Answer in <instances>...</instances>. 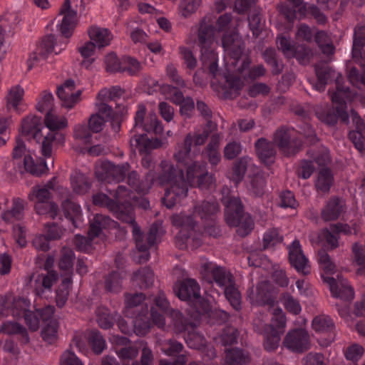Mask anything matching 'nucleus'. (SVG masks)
Returning <instances> with one entry per match:
<instances>
[{
  "label": "nucleus",
  "instance_id": "nucleus-49",
  "mask_svg": "<svg viewBox=\"0 0 365 365\" xmlns=\"http://www.w3.org/2000/svg\"><path fill=\"white\" fill-rule=\"evenodd\" d=\"M54 140L63 143L64 140L63 135L60 133H49L43 137L41 144V153L44 157H51L52 154V143Z\"/></svg>",
  "mask_w": 365,
  "mask_h": 365
},
{
  "label": "nucleus",
  "instance_id": "nucleus-37",
  "mask_svg": "<svg viewBox=\"0 0 365 365\" xmlns=\"http://www.w3.org/2000/svg\"><path fill=\"white\" fill-rule=\"evenodd\" d=\"M88 341L93 352L97 355L102 354L107 347L106 339L101 333L96 329L90 331Z\"/></svg>",
  "mask_w": 365,
  "mask_h": 365
},
{
  "label": "nucleus",
  "instance_id": "nucleus-4",
  "mask_svg": "<svg viewBox=\"0 0 365 365\" xmlns=\"http://www.w3.org/2000/svg\"><path fill=\"white\" fill-rule=\"evenodd\" d=\"M349 97V88L346 87V89H344L338 85L337 91L331 96L332 103L336 104L333 111L329 110L326 113H317L318 118L329 125H334L338 118H340L343 123H347L349 118L346 111L347 106L345 98Z\"/></svg>",
  "mask_w": 365,
  "mask_h": 365
},
{
  "label": "nucleus",
  "instance_id": "nucleus-52",
  "mask_svg": "<svg viewBox=\"0 0 365 365\" xmlns=\"http://www.w3.org/2000/svg\"><path fill=\"white\" fill-rule=\"evenodd\" d=\"M36 108L41 113L45 112L46 114L54 111L53 95L47 91H43L36 103Z\"/></svg>",
  "mask_w": 365,
  "mask_h": 365
},
{
  "label": "nucleus",
  "instance_id": "nucleus-34",
  "mask_svg": "<svg viewBox=\"0 0 365 365\" xmlns=\"http://www.w3.org/2000/svg\"><path fill=\"white\" fill-rule=\"evenodd\" d=\"M112 222L111 219L103 215L97 214L90 222L88 235L91 238H95L101 234L103 229L107 228Z\"/></svg>",
  "mask_w": 365,
  "mask_h": 365
},
{
  "label": "nucleus",
  "instance_id": "nucleus-55",
  "mask_svg": "<svg viewBox=\"0 0 365 365\" xmlns=\"http://www.w3.org/2000/svg\"><path fill=\"white\" fill-rule=\"evenodd\" d=\"M105 288L108 292L118 293L122 289V277L117 272L109 274L105 280Z\"/></svg>",
  "mask_w": 365,
  "mask_h": 365
},
{
  "label": "nucleus",
  "instance_id": "nucleus-17",
  "mask_svg": "<svg viewBox=\"0 0 365 365\" xmlns=\"http://www.w3.org/2000/svg\"><path fill=\"white\" fill-rule=\"evenodd\" d=\"M56 44L55 36L48 34L45 36L36 48V51L31 56L29 64V68L31 69L34 62L39 63L46 61L49 54L54 51V47Z\"/></svg>",
  "mask_w": 365,
  "mask_h": 365
},
{
  "label": "nucleus",
  "instance_id": "nucleus-61",
  "mask_svg": "<svg viewBox=\"0 0 365 365\" xmlns=\"http://www.w3.org/2000/svg\"><path fill=\"white\" fill-rule=\"evenodd\" d=\"M122 72H128L130 76L138 75L143 68L141 63L135 58L130 56L123 58Z\"/></svg>",
  "mask_w": 365,
  "mask_h": 365
},
{
  "label": "nucleus",
  "instance_id": "nucleus-15",
  "mask_svg": "<svg viewBox=\"0 0 365 365\" xmlns=\"http://www.w3.org/2000/svg\"><path fill=\"white\" fill-rule=\"evenodd\" d=\"M158 230V225L153 223L150 226L149 232L145 239V236L141 232L140 227L139 226L135 225L132 232L135 242L136 247L139 252L147 251L150 247L156 243Z\"/></svg>",
  "mask_w": 365,
  "mask_h": 365
},
{
  "label": "nucleus",
  "instance_id": "nucleus-40",
  "mask_svg": "<svg viewBox=\"0 0 365 365\" xmlns=\"http://www.w3.org/2000/svg\"><path fill=\"white\" fill-rule=\"evenodd\" d=\"M58 323L57 320H51L44 324L41 329V337L48 344H53L58 339Z\"/></svg>",
  "mask_w": 365,
  "mask_h": 365
},
{
  "label": "nucleus",
  "instance_id": "nucleus-29",
  "mask_svg": "<svg viewBox=\"0 0 365 365\" xmlns=\"http://www.w3.org/2000/svg\"><path fill=\"white\" fill-rule=\"evenodd\" d=\"M154 273L148 267H141L133 272L132 281L140 289H147L153 286L154 282Z\"/></svg>",
  "mask_w": 365,
  "mask_h": 365
},
{
  "label": "nucleus",
  "instance_id": "nucleus-56",
  "mask_svg": "<svg viewBox=\"0 0 365 365\" xmlns=\"http://www.w3.org/2000/svg\"><path fill=\"white\" fill-rule=\"evenodd\" d=\"M162 351L170 356H175L182 352L183 345L175 339H168L160 343Z\"/></svg>",
  "mask_w": 365,
  "mask_h": 365
},
{
  "label": "nucleus",
  "instance_id": "nucleus-9",
  "mask_svg": "<svg viewBox=\"0 0 365 365\" xmlns=\"http://www.w3.org/2000/svg\"><path fill=\"white\" fill-rule=\"evenodd\" d=\"M284 346L294 352L302 353L310 349L309 334L304 329H295L287 332L284 341Z\"/></svg>",
  "mask_w": 365,
  "mask_h": 365
},
{
  "label": "nucleus",
  "instance_id": "nucleus-47",
  "mask_svg": "<svg viewBox=\"0 0 365 365\" xmlns=\"http://www.w3.org/2000/svg\"><path fill=\"white\" fill-rule=\"evenodd\" d=\"M333 183V176L329 169L322 168L318 175V178L315 183L317 190L322 192H328Z\"/></svg>",
  "mask_w": 365,
  "mask_h": 365
},
{
  "label": "nucleus",
  "instance_id": "nucleus-46",
  "mask_svg": "<svg viewBox=\"0 0 365 365\" xmlns=\"http://www.w3.org/2000/svg\"><path fill=\"white\" fill-rule=\"evenodd\" d=\"M44 123L51 131L63 129L68 124L66 118L63 116H58L55 111L46 114Z\"/></svg>",
  "mask_w": 365,
  "mask_h": 365
},
{
  "label": "nucleus",
  "instance_id": "nucleus-57",
  "mask_svg": "<svg viewBox=\"0 0 365 365\" xmlns=\"http://www.w3.org/2000/svg\"><path fill=\"white\" fill-rule=\"evenodd\" d=\"M202 0H181L179 11L184 18H188L195 14L200 6Z\"/></svg>",
  "mask_w": 365,
  "mask_h": 365
},
{
  "label": "nucleus",
  "instance_id": "nucleus-25",
  "mask_svg": "<svg viewBox=\"0 0 365 365\" xmlns=\"http://www.w3.org/2000/svg\"><path fill=\"white\" fill-rule=\"evenodd\" d=\"M43 128L41 118L36 116H28L21 123V133L25 135H31L34 139L39 142L43 136Z\"/></svg>",
  "mask_w": 365,
  "mask_h": 365
},
{
  "label": "nucleus",
  "instance_id": "nucleus-12",
  "mask_svg": "<svg viewBox=\"0 0 365 365\" xmlns=\"http://www.w3.org/2000/svg\"><path fill=\"white\" fill-rule=\"evenodd\" d=\"M222 202L225 206V219L227 225H235V218L244 213L243 205L239 197L230 193L228 189L223 190Z\"/></svg>",
  "mask_w": 365,
  "mask_h": 365
},
{
  "label": "nucleus",
  "instance_id": "nucleus-36",
  "mask_svg": "<svg viewBox=\"0 0 365 365\" xmlns=\"http://www.w3.org/2000/svg\"><path fill=\"white\" fill-rule=\"evenodd\" d=\"M236 224L228 225L231 227H237L236 232L240 237H245L248 235L254 228V221L248 213H242L240 216L235 218Z\"/></svg>",
  "mask_w": 365,
  "mask_h": 365
},
{
  "label": "nucleus",
  "instance_id": "nucleus-14",
  "mask_svg": "<svg viewBox=\"0 0 365 365\" xmlns=\"http://www.w3.org/2000/svg\"><path fill=\"white\" fill-rule=\"evenodd\" d=\"M76 88L73 80L68 79L57 88V96L61 101V106L66 108H72L80 101L81 91H74Z\"/></svg>",
  "mask_w": 365,
  "mask_h": 365
},
{
  "label": "nucleus",
  "instance_id": "nucleus-44",
  "mask_svg": "<svg viewBox=\"0 0 365 365\" xmlns=\"http://www.w3.org/2000/svg\"><path fill=\"white\" fill-rule=\"evenodd\" d=\"M315 72L319 81H323L328 83L331 78H336V86L339 85L344 89L346 88L340 85L339 79L340 76L338 73H336L335 71L329 66L325 64L316 65Z\"/></svg>",
  "mask_w": 365,
  "mask_h": 365
},
{
  "label": "nucleus",
  "instance_id": "nucleus-26",
  "mask_svg": "<svg viewBox=\"0 0 365 365\" xmlns=\"http://www.w3.org/2000/svg\"><path fill=\"white\" fill-rule=\"evenodd\" d=\"M262 334L264 335V349L267 351H274L279 344L281 332L272 325L262 326Z\"/></svg>",
  "mask_w": 365,
  "mask_h": 365
},
{
  "label": "nucleus",
  "instance_id": "nucleus-7",
  "mask_svg": "<svg viewBox=\"0 0 365 365\" xmlns=\"http://www.w3.org/2000/svg\"><path fill=\"white\" fill-rule=\"evenodd\" d=\"M272 143L278 147L283 155L287 157L296 155L302 146L300 140L292 138L291 130L284 128H281L274 132Z\"/></svg>",
  "mask_w": 365,
  "mask_h": 365
},
{
  "label": "nucleus",
  "instance_id": "nucleus-60",
  "mask_svg": "<svg viewBox=\"0 0 365 365\" xmlns=\"http://www.w3.org/2000/svg\"><path fill=\"white\" fill-rule=\"evenodd\" d=\"M130 170V165L128 163H124L120 165L113 163L110 182H120L123 181L127 173Z\"/></svg>",
  "mask_w": 365,
  "mask_h": 365
},
{
  "label": "nucleus",
  "instance_id": "nucleus-31",
  "mask_svg": "<svg viewBox=\"0 0 365 365\" xmlns=\"http://www.w3.org/2000/svg\"><path fill=\"white\" fill-rule=\"evenodd\" d=\"M88 35L91 41L94 42L99 48L109 45L113 38L108 29L97 26L91 27Z\"/></svg>",
  "mask_w": 365,
  "mask_h": 365
},
{
  "label": "nucleus",
  "instance_id": "nucleus-21",
  "mask_svg": "<svg viewBox=\"0 0 365 365\" xmlns=\"http://www.w3.org/2000/svg\"><path fill=\"white\" fill-rule=\"evenodd\" d=\"M171 220L174 226L181 227L180 231L175 237V242H179L180 238L182 237H185L186 239L191 237L192 232L196 225L192 216L180 214L173 215Z\"/></svg>",
  "mask_w": 365,
  "mask_h": 365
},
{
  "label": "nucleus",
  "instance_id": "nucleus-22",
  "mask_svg": "<svg viewBox=\"0 0 365 365\" xmlns=\"http://www.w3.org/2000/svg\"><path fill=\"white\" fill-rule=\"evenodd\" d=\"M58 274L56 271H48L46 274H38L35 279L34 291L36 294L42 297L46 291L51 292L53 285L58 281Z\"/></svg>",
  "mask_w": 365,
  "mask_h": 365
},
{
  "label": "nucleus",
  "instance_id": "nucleus-32",
  "mask_svg": "<svg viewBox=\"0 0 365 365\" xmlns=\"http://www.w3.org/2000/svg\"><path fill=\"white\" fill-rule=\"evenodd\" d=\"M248 352L240 349H231L226 351L225 365H247L250 362Z\"/></svg>",
  "mask_w": 365,
  "mask_h": 365
},
{
  "label": "nucleus",
  "instance_id": "nucleus-2",
  "mask_svg": "<svg viewBox=\"0 0 365 365\" xmlns=\"http://www.w3.org/2000/svg\"><path fill=\"white\" fill-rule=\"evenodd\" d=\"M215 34L214 26L206 22L203 18L198 29L197 38L198 44L201 50V61L202 67L209 70L210 75L215 78L218 71L217 56L211 45L213 43Z\"/></svg>",
  "mask_w": 365,
  "mask_h": 365
},
{
  "label": "nucleus",
  "instance_id": "nucleus-16",
  "mask_svg": "<svg viewBox=\"0 0 365 365\" xmlns=\"http://www.w3.org/2000/svg\"><path fill=\"white\" fill-rule=\"evenodd\" d=\"M60 14L63 17L59 30L63 36L68 38L71 36L77 21V12L71 9L70 0H65L60 9Z\"/></svg>",
  "mask_w": 365,
  "mask_h": 365
},
{
  "label": "nucleus",
  "instance_id": "nucleus-6",
  "mask_svg": "<svg viewBox=\"0 0 365 365\" xmlns=\"http://www.w3.org/2000/svg\"><path fill=\"white\" fill-rule=\"evenodd\" d=\"M201 274L209 283L214 281L219 287L225 289L235 282L232 274L225 267L205 262L201 265Z\"/></svg>",
  "mask_w": 365,
  "mask_h": 365
},
{
  "label": "nucleus",
  "instance_id": "nucleus-62",
  "mask_svg": "<svg viewBox=\"0 0 365 365\" xmlns=\"http://www.w3.org/2000/svg\"><path fill=\"white\" fill-rule=\"evenodd\" d=\"M138 129L140 128H135L134 126L130 130V133L133 135L130 139V146L133 151L138 149L140 153H145V151L142 150V148H143V144L146 140L145 138V134L143 133H139Z\"/></svg>",
  "mask_w": 365,
  "mask_h": 365
},
{
  "label": "nucleus",
  "instance_id": "nucleus-38",
  "mask_svg": "<svg viewBox=\"0 0 365 365\" xmlns=\"http://www.w3.org/2000/svg\"><path fill=\"white\" fill-rule=\"evenodd\" d=\"M24 94V89L16 86L11 88L6 96V108L8 110L13 108L16 111H19V106L23 101V97Z\"/></svg>",
  "mask_w": 365,
  "mask_h": 365
},
{
  "label": "nucleus",
  "instance_id": "nucleus-41",
  "mask_svg": "<svg viewBox=\"0 0 365 365\" xmlns=\"http://www.w3.org/2000/svg\"><path fill=\"white\" fill-rule=\"evenodd\" d=\"M34 209L38 215H46L52 220H54L58 213V207L53 201L36 202Z\"/></svg>",
  "mask_w": 365,
  "mask_h": 365
},
{
  "label": "nucleus",
  "instance_id": "nucleus-50",
  "mask_svg": "<svg viewBox=\"0 0 365 365\" xmlns=\"http://www.w3.org/2000/svg\"><path fill=\"white\" fill-rule=\"evenodd\" d=\"M187 166V180L192 185L206 170V167L197 161H191Z\"/></svg>",
  "mask_w": 365,
  "mask_h": 365
},
{
  "label": "nucleus",
  "instance_id": "nucleus-54",
  "mask_svg": "<svg viewBox=\"0 0 365 365\" xmlns=\"http://www.w3.org/2000/svg\"><path fill=\"white\" fill-rule=\"evenodd\" d=\"M225 297L235 310L241 309V294L235 287V282L224 289Z\"/></svg>",
  "mask_w": 365,
  "mask_h": 365
},
{
  "label": "nucleus",
  "instance_id": "nucleus-3",
  "mask_svg": "<svg viewBox=\"0 0 365 365\" xmlns=\"http://www.w3.org/2000/svg\"><path fill=\"white\" fill-rule=\"evenodd\" d=\"M174 291L180 300L187 302L199 314H207L210 311V303L201 296L200 287L195 279H183L179 284L175 285Z\"/></svg>",
  "mask_w": 365,
  "mask_h": 365
},
{
  "label": "nucleus",
  "instance_id": "nucleus-8",
  "mask_svg": "<svg viewBox=\"0 0 365 365\" xmlns=\"http://www.w3.org/2000/svg\"><path fill=\"white\" fill-rule=\"evenodd\" d=\"M247 297L252 304L273 307L275 297L272 293V285L268 281H262L247 290Z\"/></svg>",
  "mask_w": 365,
  "mask_h": 365
},
{
  "label": "nucleus",
  "instance_id": "nucleus-20",
  "mask_svg": "<svg viewBox=\"0 0 365 365\" xmlns=\"http://www.w3.org/2000/svg\"><path fill=\"white\" fill-rule=\"evenodd\" d=\"M255 150L262 163L269 164L274 162L277 151L272 142L265 138H260L255 143Z\"/></svg>",
  "mask_w": 365,
  "mask_h": 365
},
{
  "label": "nucleus",
  "instance_id": "nucleus-5",
  "mask_svg": "<svg viewBox=\"0 0 365 365\" xmlns=\"http://www.w3.org/2000/svg\"><path fill=\"white\" fill-rule=\"evenodd\" d=\"M207 140V132L204 133H198L197 132L187 133L185 136L183 141L177 144L173 155L174 158L178 163L188 165L195 156L194 152H192V145H194V148L202 145Z\"/></svg>",
  "mask_w": 365,
  "mask_h": 365
},
{
  "label": "nucleus",
  "instance_id": "nucleus-51",
  "mask_svg": "<svg viewBox=\"0 0 365 365\" xmlns=\"http://www.w3.org/2000/svg\"><path fill=\"white\" fill-rule=\"evenodd\" d=\"M113 163L102 161L96 164L95 175L99 181L110 182Z\"/></svg>",
  "mask_w": 365,
  "mask_h": 365
},
{
  "label": "nucleus",
  "instance_id": "nucleus-28",
  "mask_svg": "<svg viewBox=\"0 0 365 365\" xmlns=\"http://www.w3.org/2000/svg\"><path fill=\"white\" fill-rule=\"evenodd\" d=\"M115 217L124 223L130 225L133 230L138 226L135 222L133 207L130 204H120L116 202V207L111 211Z\"/></svg>",
  "mask_w": 365,
  "mask_h": 365
},
{
  "label": "nucleus",
  "instance_id": "nucleus-48",
  "mask_svg": "<svg viewBox=\"0 0 365 365\" xmlns=\"http://www.w3.org/2000/svg\"><path fill=\"white\" fill-rule=\"evenodd\" d=\"M266 178L262 173H257L251 178L248 186L249 191L255 197H261L264 193Z\"/></svg>",
  "mask_w": 365,
  "mask_h": 365
},
{
  "label": "nucleus",
  "instance_id": "nucleus-13",
  "mask_svg": "<svg viewBox=\"0 0 365 365\" xmlns=\"http://www.w3.org/2000/svg\"><path fill=\"white\" fill-rule=\"evenodd\" d=\"M322 277L324 282L329 284L333 297L345 301L353 299L354 297V290L346 279H344L341 276L338 274L336 278H334L322 274Z\"/></svg>",
  "mask_w": 365,
  "mask_h": 365
},
{
  "label": "nucleus",
  "instance_id": "nucleus-10",
  "mask_svg": "<svg viewBox=\"0 0 365 365\" xmlns=\"http://www.w3.org/2000/svg\"><path fill=\"white\" fill-rule=\"evenodd\" d=\"M30 301L22 297H6L0 302V317H6L11 314L14 317L24 316L30 310Z\"/></svg>",
  "mask_w": 365,
  "mask_h": 365
},
{
  "label": "nucleus",
  "instance_id": "nucleus-39",
  "mask_svg": "<svg viewBox=\"0 0 365 365\" xmlns=\"http://www.w3.org/2000/svg\"><path fill=\"white\" fill-rule=\"evenodd\" d=\"M48 188H53L52 182H48L46 186L40 187L34 186L32 187L31 191L28 195V199L30 201L36 202H48L51 201V193Z\"/></svg>",
  "mask_w": 365,
  "mask_h": 365
},
{
  "label": "nucleus",
  "instance_id": "nucleus-11",
  "mask_svg": "<svg viewBox=\"0 0 365 365\" xmlns=\"http://www.w3.org/2000/svg\"><path fill=\"white\" fill-rule=\"evenodd\" d=\"M146 113L145 106L140 104L135 116V127L140 128L142 132L154 133L155 135H161L163 127L155 114H150L145 121L144 118Z\"/></svg>",
  "mask_w": 365,
  "mask_h": 365
},
{
  "label": "nucleus",
  "instance_id": "nucleus-45",
  "mask_svg": "<svg viewBox=\"0 0 365 365\" xmlns=\"http://www.w3.org/2000/svg\"><path fill=\"white\" fill-rule=\"evenodd\" d=\"M71 185L75 192L85 194L90 190L91 183L87 176L81 173H76L71 176Z\"/></svg>",
  "mask_w": 365,
  "mask_h": 365
},
{
  "label": "nucleus",
  "instance_id": "nucleus-24",
  "mask_svg": "<svg viewBox=\"0 0 365 365\" xmlns=\"http://www.w3.org/2000/svg\"><path fill=\"white\" fill-rule=\"evenodd\" d=\"M344 212L343 201L339 197L331 198L321 211L322 219L325 222L337 220Z\"/></svg>",
  "mask_w": 365,
  "mask_h": 365
},
{
  "label": "nucleus",
  "instance_id": "nucleus-59",
  "mask_svg": "<svg viewBox=\"0 0 365 365\" xmlns=\"http://www.w3.org/2000/svg\"><path fill=\"white\" fill-rule=\"evenodd\" d=\"M281 302L285 309L289 312L297 315L301 312L302 307L298 299H295L289 293H284L281 297Z\"/></svg>",
  "mask_w": 365,
  "mask_h": 365
},
{
  "label": "nucleus",
  "instance_id": "nucleus-33",
  "mask_svg": "<svg viewBox=\"0 0 365 365\" xmlns=\"http://www.w3.org/2000/svg\"><path fill=\"white\" fill-rule=\"evenodd\" d=\"M61 208L66 218L71 220L74 227H77L78 222L81 217L80 206L68 198L61 202Z\"/></svg>",
  "mask_w": 365,
  "mask_h": 365
},
{
  "label": "nucleus",
  "instance_id": "nucleus-42",
  "mask_svg": "<svg viewBox=\"0 0 365 365\" xmlns=\"http://www.w3.org/2000/svg\"><path fill=\"white\" fill-rule=\"evenodd\" d=\"M148 309L145 312L139 313L134 320V331L137 335L144 336L150 331L151 323L148 316Z\"/></svg>",
  "mask_w": 365,
  "mask_h": 365
},
{
  "label": "nucleus",
  "instance_id": "nucleus-43",
  "mask_svg": "<svg viewBox=\"0 0 365 365\" xmlns=\"http://www.w3.org/2000/svg\"><path fill=\"white\" fill-rule=\"evenodd\" d=\"M72 282L73 280L70 277L62 279L61 284L56 289V302L58 307L61 308L66 304L69 295V287Z\"/></svg>",
  "mask_w": 365,
  "mask_h": 365
},
{
  "label": "nucleus",
  "instance_id": "nucleus-53",
  "mask_svg": "<svg viewBox=\"0 0 365 365\" xmlns=\"http://www.w3.org/2000/svg\"><path fill=\"white\" fill-rule=\"evenodd\" d=\"M312 326L315 331L322 333L330 331L334 327L332 320L329 317L324 315L314 317Z\"/></svg>",
  "mask_w": 365,
  "mask_h": 365
},
{
  "label": "nucleus",
  "instance_id": "nucleus-35",
  "mask_svg": "<svg viewBox=\"0 0 365 365\" xmlns=\"http://www.w3.org/2000/svg\"><path fill=\"white\" fill-rule=\"evenodd\" d=\"M0 331L8 335L19 334L21 336L22 342H29V336L26 329L16 322H6L1 326Z\"/></svg>",
  "mask_w": 365,
  "mask_h": 365
},
{
  "label": "nucleus",
  "instance_id": "nucleus-64",
  "mask_svg": "<svg viewBox=\"0 0 365 365\" xmlns=\"http://www.w3.org/2000/svg\"><path fill=\"white\" fill-rule=\"evenodd\" d=\"M352 252L354 254L356 261L361 267L358 269L357 273L365 276V255L364 254L362 245L355 242L352 246Z\"/></svg>",
  "mask_w": 365,
  "mask_h": 365
},
{
  "label": "nucleus",
  "instance_id": "nucleus-63",
  "mask_svg": "<svg viewBox=\"0 0 365 365\" xmlns=\"http://www.w3.org/2000/svg\"><path fill=\"white\" fill-rule=\"evenodd\" d=\"M24 167L26 172L36 176H40L46 169V164L36 165L30 155H24Z\"/></svg>",
  "mask_w": 365,
  "mask_h": 365
},
{
  "label": "nucleus",
  "instance_id": "nucleus-30",
  "mask_svg": "<svg viewBox=\"0 0 365 365\" xmlns=\"http://www.w3.org/2000/svg\"><path fill=\"white\" fill-rule=\"evenodd\" d=\"M220 137L219 134H214L211 136L210 140L205 147L203 153L206 155L209 163L212 165H217L220 160L221 155L219 152Z\"/></svg>",
  "mask_w": 365,
  "mask_h": 365
},
{
  "label": "nucleus",
  "instance_id": "nucleus-18",
  "mask_svg": "<svg viewBox=\"0 0 365 365\" xmlns=\"http://www.w3.org/2000/svg\"><path fill=\"white\" fill-rule=\"evenodd\" d=\"M27 206L28 203L25 200L14 197L10 207L2 212L1 218L6 222L21 220L24 217V212Z\"/></svg>",
  "mask_w": 365,
  "mask_h": 365
},
{
  "label": "nucleus",
  "instance_id": "nucleus-27",
  "mask_svg": "<svg viewBox=\"0 0 365 365\" xmlns=\"http://www.w3.org/2000/svg\"><path fill=\"white\" fill-rule=\"evenodd\" d=\"M75 254L73 251L69 248L63 247L61 252V257L58 261V268L61 272V277H73V267Z\"/></svg>",
  "mask_w": 365,
  "mask_h": 365
},
{
  "label": "nucleus",
  "instance_id": "nucleus-1",
  "mask_svg": "<svg viewBox=\"0 0 365 365\" xmlns=\"http://www.w3.org/2000/svg\"><path fill=\"white\" fill-rule=\"evenodd\" d=\"M160 171L155 180L160 185H168L163 197V204L169 209L187 195L188 187L182 168L166 160L160 164Z\"/></svg>",
  "mask_w": 365,
  "mask_h": 365
},
{
  "label": "nucleus",
  "instance_id": "nucleus-58",
  "mask_svg": "<svg viewBox=\"0 0 365 365\" xmlns=\"http://www.w3.org/2000/svg\"><path fill=\"white\" fill-rule=\"evenodd\" d=\"M96 321L98 326L104 329H110L114 324L113 316L105 307H99L96 310Z\"/></svg>",
  "mask_w": 365,
  "mask_h": 365
},
{
  "label": "nucleus",
  "instance_id": "nucleus-19",
  "mask_svg": "<svg viewBox=\"0 0 365 365\" xmlns=\"http://www.w3.org/2000/svg\"><path fill=\"white\" fill-rule=\"evenodd\" d=\"M290 264L299 272L306 274L308 272V259L305 257L298 240H294L289 247Z\"/></svg>",
  "mask_w": 365,
  "mask_h": 365
},
{
  "label": "nucleus",
  "instance_id": "nucleus-23",
  "mask_svg": "<svg viewBox=\"0 0 365 365\" xmlns=\"http://www.w3.org/2000/svg\"><path fill=\"white\" fill-rule=\"evenodd\" d=\"M220 211L219 203L215 200H204L193 207V215L203 220H212Z\"/></svg>",
  "mask_w": 365,
  "mask_h": 365
}]
</instances>
